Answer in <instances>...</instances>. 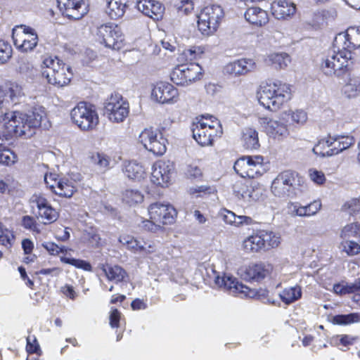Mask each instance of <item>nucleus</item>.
<instances>
[{"label": "nucleus", "instance_id": "1", "mask_svg": "<svg viewBox=\"0 0 360 360\" xmlns=\"http://www.w3.org/2000/svg\"><path fill=\"white\" fill-rule=\"evenodd\" d=\"M5 131L3 135L0 133V140L2 136L6 139L8 137L30 138L35 134V129L41 126L44 129L49 127L46 120V112L42 106H36L27 112L11 111L6 112L0 118Z\"/></svg>", "mask_w": 360, "mask_h": 360}, {"label": "nucleus", "instance_id": "2", "mask_svg": "<svg viewBox=\"0 0 360 360\" xmlns=\"http://www.w3.org/2000/svg\"><path fill=\"white\" fill-rule=\"evenodd\" d=\"M257 98L266 109L276 112L291 99L290 85L278 79L269 81L260 86Z\"/></svg>", "mask_w": 360, "mask_h": 360}, {"label": "nucleus", "instance_id": "3", "mask_svg": "<svg viewBox=\"0 0 360 360\" xmlns=\"http://www.w3.org/2000/svg\"><path fill=\"white\" fill-rule=\"evenodd\" d=\"M303 180L295 172L286 170L281 172L271 184V192L279 198H293L302 191Z\"/></svg>", "mask_w": 360, "mask_h": 360}, {"label": "nucleus", "instance_id": "4", "mask_svg": "<svg viewBox=\"0 0 360 360\" xmlns=\"http://www.w3.org/2000/svg\"><path fill=\"white\" fill-rule=\"evenodd\" d=\"M42 63L46 68L42 72V75L50 84L61 87L70 83L73 75L70 65L53 56H45Z\"/></svg>", "mask_w": 360, "mask_h": 360}, {"label": "nucleus", "instance_id": "5", "mask_svg": "<svg viewBox=\"0 0 360 360\" xmlns=\"http://www.w3.org/2000/svg\"><path fill=\"white\" fill-rule=\"evenodd\" d=\"M72 122L82 131H91L99 123L95 106L86 102H79L71 110Z\"/></svg>", "mask_w": 360, "mask_h": 360}, {"label": "nucleus", "instance_id": "6", "mask_svg": "<svg viewBox=\"0 0 360 360\" xmlns=\"http://www.w3.org/2000/svg\"><path fill=\"white\" fill-rule=\"evenodd\" d=\"M224 15V11L219 5L205 7L198 15L199 31L205 36L213 34L217 31Z\"/></svg>", "mask_w": 360, "mask_h": 360}, {"label": "nucleus", "instance_id": "7", "mask_svg": "<svg viewBox=\"0 0 360 360\" xmlns=\"http://www.w3.org/2000/svg\"><path fill=\"white\" fill-rule=\"evenodd\" d=\"M280 243V237L273 231L260 230L244 240L243 248L247 252H257L276 248Z\"/></svg>", "mask_w": 360, "mask_h": 360}, {"label": "nucleus", "instance_id": "8", "mask_svg": "<svg viewBox=\"0 0 360 360\" xmlns=\"http://www.w3.org/2000/svg\"><path fill=\"white\" fill-rule=\"evenodd\" d=\"M191 131L193 139L202 146L212 145L214 138L222 134L221 124L217 119L211 120L210 124L203 120L193 123Z\"/></svg>", "mask_w": 360, "mask_h": 360}, {"label": "nucleus", "instance_id": "9", "mask_svg": "<svg viewBox=\"0 0 360 360\" xmlns=\"http://www.w3.org/2000/svg\"><path fill=\"white\" fill-rule=\"evenodd\" d=\"M263 161L261 155L243 156L236 161L233 169L243 178L254 179L262 174Z\"/></svg>", "mask_w": 360, "mask_h": 360}, {"label": "nucleus", "instance_id": "10", "mask_svg": "<svg viewBox=\"0 0 360 360\" xmlns=\"http://www.w3.org/2000/svg\"><path fill=\"white\" fill-rule=\"evenodd\" d=\"M202 69L198 63L181 64L170 73L171 80L179 86H188L200 79Z\"/></svg>", "mask_w": 360, "mask_h": 360}, {"label": "nucleus", "instance_id": "11", "mask_svg": "<svg viewBox=\"0 0 360 360\" xmlns=\"http://www.w3.org/2000/svg\"><path fill=\"white\" fill-rule=\"evenodd\" d=\"M139 141L148 151L156 155H162L167 150V139L162 133L153 128H146L139 135Z\"/></svg>", "mask_w": 360, "mask_h": 360}, {"label": "nucleus", "instance_id": "12", "mask_svg": "<svg viewBox=\"0 0 360 360\" xmlns=\"http://www.w3.org/2000/svg\"><path fill=\"white\" fill-rule=\"evenodd\" d=\"M12 38L14 45L22 52L32 51L38 43V36L35 30L25 25L13 29Z\"/></svg>", "mask_w": 360, "mask_h": 360}, {"label": "nucleus", "instance_id": "13", "mask_svg": "<svg viewBox=\"0 0 360 360\" xmlns=\"http://www.w3.org/2000/svg\"><path fill=\"white\" fill-rule=\"evenodd\" d=\"M97 36L101 44L114 50L121 49L124 41L120 27L112 23L101 25L98 28Z\"/></svg>", "mask_w": 360, "mask_h": 360}, {"label": "nucleus", "instance_id": "14", "mask_svg": "<svg viewBox=\"0 0 360 360\" xmlns=\"http://www.w3.org/2000/svg\"><path fill=\"white\" fill-rule=\"evenodd\" d=\"M128 114L129 103L118 94L112 95L105 103L104 115L112 122H123Z\"/></svg>", "mask_w": 360, "mask_h": 360}, {"label": "nucleus", "instance_id": "15", "mask_svg": "<svg viewBox=\"0 0 360 360\" xmlns=\"http://www.w3.org/2000/svg\"><path fill=\"white\" fill-rule=\"evenodd\" d=\"M150 219L162 224H172L175 222L177 212L169 203L155 202L148 208Z\"/></svg>", "mask_w": 360, "mask_h": 360}, {"label": "nucleus", "instance_id": "16", "mask_svg": "<svg viewBox=\"0 0 360 360\" xmlns=\"http://www.w3.org/2000/svg\"><path fill=\"white\" fill-rule=\"evenodd\" d=\"M45 184L56 195L60 197L71 198L76 191L74 183L67 178L58 179L56 174H47L44 176Z\"/></svg>", "mask_w": 360, "mask_h": 360}, {"label": "nucleus", "instance_id": "17", "mask_svg": "<svg viewBox=\"0 0 360 360\" xmlns=\"http://www.w3.org/2000/svg\"><path fill=\"white\" fill-rule=\"evenodd\" d=\"M86 0H57L58 7L69 19L79 20L88 11Z\"/></svg>", "mask_w": 360, "mask_h": 360}, {"label": "nucleus", "instance_id": "18", "mask_svg": "<svg viewBox=\"0 0 360 360\" xmlns=\"http://www.w3.org/2000/svg\"><path fill=\"white\" fill-rule=\"evenodd\" d=\"M259 124L264 129L266 133L274 139H281L289 134L286 122L283 117L271 119L261 117L259 118Z\"/></svg>", "mask_w": 360, "mask_h": 360}, {"label": "nucleus", "instance_id": "19", "mask_svg": "<svg viewBox=\"0 0 360 360\" xmlns=\"http://www.w3.org/2000/svg\"><path fill=\"white\" fill-rule=\"evenodd\" d=\"M152 97L161 104H173L179 99L178 89L167 82H158L153 87Z\"/></svg>", "mask_w": 360, "mask_h": 360}, {"label": "nucleus", "instance_id": "20", "mask_svg": "<svg viewBox=\"0 0 360 360\" xmlns=\"http://www.w3.org/2000/svg\"><path fill=\"white\" fill-rule=\"evenodd\" d=\"M174 167L170 161L159 160L152 167L151 181L161 187L167 186L170 181Z\"/></svg>", "mask_w": 360, "mask_h": 360}, {"label": "nucleus", "instance_id": "21", "mask_svg": "<svg viewBox=\"0 0 360 360\" xmlns=\"http://www.w3.org/2000/svg\"><path fill=\"white\" fill-rule=\"evenodd\" d=\"M214 283L219 288H224L233 295L238 294L243 295L244 296H250V288L230 275L225 274L223 276H217L214 279Z\"/></svg>", "mask_w": 360, "mask_h": 360}, {"label": "nucleus", "instance_id": "22", "mask_svg": "<svg viewBox=\"0 0 360 360\" xmlns=\"http://www.w3.org/2000/svg\"><path fill=\"white\" fill-rule=\"evenodd\" d=\"M296 11V4L290 0H274L271 4V14L278 20H290Z\"/></svg>", "mask_w": 360, "mask_h": 360}, {"label": "nucleus", "instance_id": "23", "mask_svg": "<svg viewBox=\"0 0 360 360\" xmlns=\"http://www.w3.org/2000/svg\"><path fill=\"white\" fill-rule=\"evenodd\" d=\"M256 68V63L253 59L243 58L226 64L224 72L225 74L240 76L253 72Z\"/></svg>", "mask_w": 360, "mask_h": 360}, {"label": "nucleus", "instance_id": "24", "mask_svg": "<svg viewBox=\"0 0 360 360\" xmlns=\"http://www.w3.org/2000/svg\"><path fill=\"white\" fill-rule=\"evenodd\" d=\"M136 7L145 15L157 20L162 18L165 11L162 4L155 0H139Z\"/></svg>", "mask_w": 360, "mask_h": 360}, {"label": "nucleus", "instance_id": "25", "mask_svg": "<svg viewBox=\"0 0 360 360\" xmlns=\"http://www.w3.org/2000/svg\"><path fill=\"white\" fill-rule=\"evenodd\" d=\"M236 197L250 204L258 199V194L247 180H240L235 183L233 187Z\"/></svg>", "mask_w": 360, "mask_h": 360}, {"label": "nucleus", "instance_id": "26", "mask_svg": "<svg viewBox=\"0 0 360 360\" xmlns=\"http://www.w3.org/2000/svg\"><path fill=\"white\" fill-rule=\"evenodd\" d=\"M273 270L271 264L257 263L250 265L245 270V278L250 281H260L268 277Z\"/></svg>", "mask_w": 360, "mask_h": 360}, {"label": "nucleus", "instance_id": "27", "mask_svg": "<svg viewBox=\"0 0 360 360\" xmlns=\"http://www.w3.org/2000/svg\"><path fill=\"white\" fill-rule=\"evenodd\" d=\"M119 242L126 246L127 249L134 252L151 253L155 251L154 244L150 242H141L131 236H121Z\"/></svg>", "mask_w": 360, "mask_h": 360}, {"label": "nucleus", "instance_id": "28", "mask_svg": "<svg viewBox=\"0 0 360 360\" xmlns=\"http://www.w3.org/2000/svg\"><path fill=\"white\" fill-rule=\"evenodd\" d=\"M122 172L126 176L134 180L139 181L146 176V167L136 160L124 161Z\"/></svg>", "mask_w": 360, "mask_h": 360}, {"label": "nucleus", "instance_id": "29", "mask_svg": "<svg viewBox=\"0 0 360 360\" xmlns=\"http://www.w3.org/2000/svg\"><path fill=\"white\" fill-rule=\"evenodd\" d=\"M89 158L91 164L101 174L105 173L112 168V159L104 152H92Z\"/></svg>", "mask_w": 360, "mask_h": 360}, {"label": "nucleus", "instance_id": "30", "mask_svg": "<svg viewBox=\"0 0 360 360\" xmlns=\"http://www.w3.org/2000/svg\"><path fill=\"white\" fill-rule=\"evenodd\" d=\"M17 70L27 79L34 80L39 76L38 69L26 57H20L18 60Z\"/></svg>", "mask_w": 360, "mask_h": 360}, {"label": "nucleus", "instance_id": "31", "mask_svg": "<svg viewBox=\"0 0 360 360\" xmlns=\"http://www.w3.org/2000/svg\"><path fill=\"white\" fill-rule=\"evenodd\" d=\"M244 15L247 21L257 26H263L269 21L266 11L259 7L248 8Z\"/></svg>", "mask_w": 360, "mask_h": 360}, {"label": "nucleus", "instance_id": "32", "mask_svg": "<svg viewBox=\"0 0 360 360\" xmlns=\"http://www.w3.org/2000/svg\"><path fill=\"white\" fill-rule=\"evenodd\" d=\"M101 269L108 280L116 284L125 281L128 277L127 271L119 265H103Z\"/></svg>", "mask_w": 360, "mask_h": 360}, {"label": "nucleus", "instance_id": "33", "mask_svg": "<svg viewBox=\"0 0 360 360\" xmlns=\"http://www.w3.org/2000/svg\"><path fill=\"white\" fill-rule=\"evenodd\" d=\"M129 0H107L105 12L112 19H117L125 13Z\"/></svg>", "mask_w": 360, "mask_h": 360}, {"label": "nucleus", "instance_id": "34", "mask_svg": "<svg viewBox=\"0 0 360 360\" xmlns=\"http://www.w3.org/2000/svg\"><path fill=\"white\" fill-rule=\"evenodd\" d=\"M302 291L300 285H295L285 288L279 293L281 301L287 305H289L297 301L302 297Z\"/></svg>", "mask_w": 360, "mask_h": 360}, {"label": "nucleus", "instance_id": "35", "mask_svg": "<svg viewBox=\"0 0 360 360\" xmlns=\"http://www.w3.org/2000/svg\"><path fill=\"white\" fill-rule=\"evenodd\" d=\"M266 62L276 69H284L290 63L291 58L286 53H272L267 56Z\"/></svg>", "mask_w": 360, "mask_h": 360}, {"label": "nucleus", "instance_id": "36", "mask_svg": "<svg viewBox=\"0 0 360 360\" xmlns=\"http://www.w3.org/2000/svg\"><path fill=\"white\" fill-rule=\"evenodd\" d=\"M242 141L246 149L255 150L259 147L258 132L255 129H244L243 131Z\"/></svg>", "mask_w": 360, "mask_h": 360}, {"label": "nucleus", "instance_id": "37", "mask_svg": "<svg viewBox=\"0 0 360 360\" xmlns=\"http://www.w3.org/2000/svg\"><path fill=\"white\" fill-rule=\"evenodd\" d=\"M332 323L335 325L346 326L360 322V314L350 313L347 314H338L332 318Z\"/></svg>", "mask_w": 360, "mask_h": 360}, {"label": "nucleus", "instance_id": "38", "mask_svg": "<svg viewBox=\"0 0 360 360\" xmlns=\"http://www.w3.org/2000/svg\"><path fill=\"white\" fill-rule=\"evenodd\" d=\"M122 200L130 206L141 203L143 195L137 189H126L122 193Z\"/></svg>", "mask_w": 360, "mask_h": 360}, {"label": "nucleus", "instance_id": "39", "mask_svg": "<svg viewBox=\"0 0 360 360\" xmlns=\"http://www.w3.org/2000/svg\"><path fill=\"white\" fill-rule=\"evenodd\" d=\"M332 146L333 142L331 138H328L327 139H321L313 148L312 151L314 154L321 157H330L333 155H328L330 154V152L333 150V148H330Z\"/></svg>", "mask_w": 360, "mask_h": 360}, {"label": "nucleus", "instance_id": "40", "mask_svg": "<svg viewBox=\"0 0 360 360\" xmlns=\"http://www.w3.org/2000/svg\"><path fill=\"white\" fill-rule=\"evenodd\" d=\"M342 239H349L356 238L360 239V224L351 223L345 226L340 232Z\"/></svg>", "mask_w": 360, "mask_h": 360}, {"label": "nucleus", "instance_id": "41", "mask_svg": "<svg viewBox=\"0 0 360 360\" xmlns=\"http://www.w3.org/2000/svg\"><path fill=\"white\" fill-rule=\"evenodd\" d=\"M343 91L347 97H355L360 91V79L358 77L350 78L345 85Z\"/></svg>", "mask_w": 360, "mask_h": 360}, {"label": "nucleus", "instance_id": "42", "mask_svg": "<svg viewBox=\"0 0 360 360\" xmlns=\"http://www.w3.org/2000/svg\"><path fill=\"white\" fill-rule=\"evenodd\" d=\"M17 155L11 150L2 147L0 143V164L10 166L17 162Z\"/></svg>", "mask_w": 360, "mask_h": 360}, {"label": "nucleus", "instance_id": "43", "mask_svg": "<svg viewBox=\"0 0 360 360\" xmlns=\"http://www.w3.org/2000/svg\"><path fill=\"white\" fill-rule=\"evenodd\" d=\"M341 245L343 251L349 256H354L360 252V239L356 242L349 239H342Z\"/></svg>", "mask_w": 360, "mask_h": 360}, {"label": "nucleus", "instance_id": "44", "mask_svg": "<svg viewBox=\"0 0 360 360\" xmlns=\"http://www.w3.org/2000/svg\"><path fill=\"white\" fill-rule=\"evenodd\" d=\"M39 216L44 220V224H51L56 221L58 217V213L51 205L39 210Z\"/></svg>", "mask_w": 360, "mask_h": 360}, {"label": "nucleus", "instance_id": "45", "mask_svg": "<svg viewBox=\"0 0 360 360\" xmlns=\"http://www.w3.org/2000/svg\"><path fill=\"white\" fill-rule=\"evenodd\" d=\"M60 261L63 263L74 266L77 269H81L87 271H91L92 269L90 263L85 260L66 257H60Z\"/></svg>", "mask_w": 360, "mask_h": 360}, {"label": "nucleus", "instance_id": "46", "mask_svg": "<svg viewBox=\"0 0 360 360\" xmlns=\"http://www.w3.org/2000/svg\"><path fill=\"white\" fill-rule=\"evenodd\" d=\"M14 240L13 232L0 223V245L5 247H11Z\"/></svg>", "mask_w": 360, "mask_h": 360}, {"label": "nucleus", "instance_id": "47", "mask_svg": "<svg viewBox=\"0 0 360 360\" xmlns=\"http://www.w3.org/2000/svg\"><path fill=\"white\" fill-rule=\"evenodd\" d=\"M8 94L11 102L15 105L20 103L21 98L25 96L22 86L17 84L11 85Z\"/></svg>", "mask_w": 360, "mask_h": 360}, {"label": "nucleus", "instance_id": "48", "mask_svg": "<svg viewBox=\"0 0 360 360\" xmlns=\"http://www.w3.org/2000/svg\"><path fill=\"white\" fill-rule=\"evenodd\" d=\"M13 49L11 44L4 40H0V64L7 63L11 58Z\"/></svg>", "mask_w": 360, "mask_h": 360}, {"label": "nucleus", "instance_id": "49", "mask_svg": "<svg viewBox=\"0 0 360 360\" xmlns=\"http://www.w3.org/2000/svg\"><path fill=\"white\" fill-rule=\"evenodd\" d=\"M354 143V139L352 136H342L339 137V148L333 146V150L330 151V155H337L342 150L348 148Z\"/></svg>", "mask_w": 360, "mask_h": 360}, {"label": "nucleus", "instance_id": "50", "mask_svg": "<svg viewBox=\"0 0 360 360\" xmlns=\"http://www.w3.org/2000/svg\"><path fill=\"white\" fill-rule=\"evenodd\" d=\"M304 206V217H309L315 215L321 210L322 204L320 200H315Z\"/></svg>", "mask_w": 360, "mask_h": 360}, {"label": "nucleus", "instance_id": "51", "mask_svg": "<svg viewBox=\"0 0 360 360\" xmlns=\"http://www.w3.org/2000/svg\"><path fill=\"white\" fill-rule=\"evenodd\" d=\"M22 226L27 230L32 231L33 232L39 233L40 230L39 229V226L34 219V217L26 215L24 216L22 219Z\"/></svg>", "mask_w": 360, "mask_h": 360}, {"label": "nucleus", "instance_id": "52", "mask_svg": "<svg viewBox=\"0 0 360 360\" xmlns=\"http://www.w3.org/2000/svg\"><path fill=\"white\" fill-rule=\"evenodd\" d=\"M153 219H143L139 226L143 231L156 233L162 229V226L160 224H156Z\"/></svg>", "mask_w": 360, "mask_h": 360}, {"label": "nucleus", "instance_id": "53", "mask_svg": "<svg viewBox=\"0 0 360 360\" xmlns=\"http://www.w3.org/2000/svg\"><path fill=\"white\" fill-rule=\"evenodd\" d=\"M288 212L292 217H304V206L300 202H290L288 205Z\"/></svg>", "mask_w": 360, "mask_h": 360}, {"label": "nucleus", "instance_id": "54", "mask_svg": "<svg viewBox=\"0 0 360 360\" xmlns=\"http://www.w3.org/2000/svg\"><path fill=\"white\" fill-rule=\"evenodd\" d=\"M42 245L52 255H57L60 252H65L67 250L65 246H58L53 242H46Z\"/></svg>", "mask_w": 360, "mask_h": 360}, {"label": "nucleus", "instance_id": "55", "mask_svg": "<svg viewBox=\"0 0 360 360\" xmlns=\"http://www.w3.org/2000/svg\"><path fill=\"white\" fill-rule=\"evenodd\" d=\"M291 120L293 122L298 124H303L307 120V115L306 112L302 110H297L290 114Z\"/></svg>", "mask_w": 360, "mask_h": 360}, {"label": "nucleus", "instance_id": "56", "mask_svg": "<svg viewBox=\"0 0 360 360\" xmlns=\"http://www.w3.org/2000/svg\"><path fill=\"white\" fill-rule=\"evenodd\" d=\"M193 8V3L191 0H181L177 5L178 11L185 15L190 13Z\"/></svg>", "mask_w": 360, "mask_h": 360}, {"label": "nucleus", "instance_id": "57", "mask_svg": "<svg viewBox=\"0 0 360 360\" xmlns=\"http://www.w3.org/2000/svg\"><path fill=\"white\" fill-rule=\"evenodd\" d=\"M221 214L224 221L226 224L237 226V222L239 215H236L234 212L228 210H224L222 212Z\"/></svg>", "mask_w": 360, "mask_h": 360}, {"label": "nucleus", "instance_id": "58", "mask_svg": "<svg viewBox=\"0 0 360 360\" xmlns=\"http://www.w3.org/2000/svg\"><path fill=\"white\" fill-rule=\"evenodd\" d=\"M309 176L311 181L317 184H322L326 181V177L324 174L316 169H310L309 170Z\"/></svg>", "mask_w": 360, "mask_h": 360}, {"label": "nucleus", "instance_id": "59", "mask_svg": "<svg viewBox=\"0 0 360 360\" xmlns=\"http://www.w3.org/2000/svg\"><path fill=\"white\" fill-rule=\"evenodd\" d=\"M32 202L35 203L38 210L44 209L50 206L49 201L41 195H34L32 198Z\"/></svg>", "mask_w": 360, "mask_h": 360}, {"label": "nucleus", "instance_id": "60", "mask_svg": "<svg viewBox=\"0 0 360 360\" xmlns=\"http://www.w3.org/2000/svg\"><path fill=\"white\" fill-rule=\"evenodd\" d=\"M199 49L196 47H193L191 49H186L183 51L182 56L187 61H192L196 59L197 56L200 53L198 51Z\"/></svg>", "mask_w": 360, "mask_h": 360}, {"label": "nucleus", "instance_id": "61", "mask_svg": "<svg viewBox=\"0 0 360 360\" xmlns=\"http://www.w3.org/2000/svg\"><path fill=\"white\" fill-rule=\"evenodd\" d=\"M26 350L30 354L37 353L40 350L39 345L34 337L32 341L30 337L27 338Z\"/></svg>", "mask_w": 360, "mask_h": 360}, {"label": "nucleus", "instance_id": "62", "mask_svg": "<svg viewBox=\"0 0 360 360\" xmlns=\"http://www.w3.org/2000/svg\"><path fill=\"white\" fill-rule=\"evenodd\" d=\"M347 205L350 214L356 215L360 214V199H352Z\"/></svg>", "mask_w": 360, "mask_h": 360}, {"label": "nucleus", "instance_id": "63", "mask_svg": "<svg viewBox=\"0 0 360 360\" xmlns=\"http://www.w3.org/2000/svg\"><path fill=\"white\" fill-rule=\"evenodd\" d=\"M214 191L215 189L214 187L207 185L198 186L190 188V193L191 194H195L198 193H214Z\"/></svg>", "mask_w": 360, "mask_h": 360}, {"label": "nucleus", "instance_id": "64", "mask_svg": "<svg viewBox=\"0 0 360 360\" xmlns=\"http://www.w3.org/2000/svg\"><path fill=\"white\" fill-rule=\"evenodd\" d=\"M121 314L117 309H112L110 315V325L112 328H118Z\"/></svg>", "mask_w": 360, "mask_h": 360}]
</instances>
